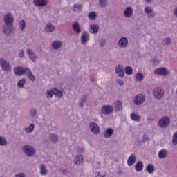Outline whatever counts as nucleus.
Segmentation results:
<instances>
[{
	"label": "nucleus",
	"instance_id": "f257e3e1",
	"mask_svg": "<svg viewBox=\"0 0 177 177\" xmlns=\"http://www.w3.org/2000/svg\"><path fill=\"white\" fill-rule=\"evenodd\" d=\"M4 21L6 26H8V28H6V27L3 28V32L6 34V35H9L12 32V26H13V15H12L10 13H8L5 15L4 17Z\"/></svg>",
	"mask_w": 177,
	"mask_h": 177
},
{
	"label": "nucleus",
	"instance_id": "f03ea898",
	"mask_svg": "<svg viewBox=\"0 0 177 177\" xmlns=\"http://www.w3.org/2000/svg\"><path fill=\"white\" fill-rule=\"evenodd\" d=\"M14 73L17 75H23L26 74V75H28V78H30L31 81H35V77L32 75L31 70L28 68L19 66L14 68Z\"/></svg>",
	"mask_w": 177,
	"mask_h": 177
},
{
	"label": "nucleus",
	"instance_id": "7ed1b4c3",
	"mask_svg": "<svg viewBox=\"0 0 177 177\" xmlns=\"http://www.w3.org/2000/svg\"><path fill=\"white\" fill-rule=\"evenodd\" d=\"M53 95H55L57 97L60 99L63 96V93L62 91L56 89V88H52L51 91L47 90V97H49L50 99L52 98Z\"/></svg>",
	"mask_w": 177,
	"mask_h": 177
},
{
	"label": "nucleus",
	"instance_id": "20e7f679",
	"mask_svg": "<svg viewBox=\"0 0 177 177\" xmlns=\"http://www.w3.org/2000/svg\"><path fill=\"white\" fill-rule=\"evenodd\" d=\"M24 152L27 156H29V157H31L32 156H34L35 154V151L34 150V148H32L30 146L25 145L23 147Z\"/></svg>",
	"mask_w": 177,
	"mask_h": 177
},
{
	"label": "nucleus",
	"instance_id": "39448f33",
	"mask_svg": "<svg viewBox=\"0 0 177 177\" xmlns=\"http://www.w3.org/2000/svg\"><path fill=\"white\" fill-rule=\"evenodd\" d=\"M169 124V118L168 117H163L158 122V125L160 128H165V127H168Z\"/></svg>",
	"mask_w": 177,
	"mask_h": 177
},
{
	"label": "nucleus",
	"instance_id": "423d86ee",
	"mask_svg": "<svg viewBox=\"0 0 177 177\" xmlns=\"http://www.w3.org/2000/svg\"><path fill=\"white\" fill-rule=\"evenodd\" d=\"M169 73V72L168 71V70L167 68H162V67L156 69L154 71V74H156V75L165 76V75H168Z\"/></svg>",
	"mask_w": 177,
	"mask_h": 177
},
{
	"label": "nucleus",
	"instance_id": "0eeeda50",
	"mask_svg": "<svg viewBox=\"0 0 177 177\" xmlns=\"http://www.w3.org/2000/svg\"><path fill=\"white\" fill-rule=\"evenodd\" d=\"M145 99L146 98H145V95L140 94L138 95H136L134 97L133 102H134L135 104L140 105V104H142L145 102Z\"/></svg>",
	"mask_w": 177,
	"mask_h": 177
},
{
	"label": "nucleus",
	"instance_id": "6e6552de",
	"mask_svg": "<svg viewBox=\"0 0 177 177\" xmlns=\"http://www.w3.org/2000/svg\"><path fill=\"white\" fill-rule=\"evenodd\" d=\"M153 95L156 99H161L164 96V91L161 88H156L153 91Z\"/></svg>",
	"mask_w": 177,
	"mask_h": 177
},
{
	"label": "nucleus",
	"instance_id": "1a4fd4ad",
	"mask_svg": "<svg viewBox=\"0 0 177 177\" xmlns=\"http://www.w3.org/2000/svg\"><path fill=\"white\" fill-rule=\"evenodd\" d=\"M0 64L4 71H9L10 70V65L8 62L3 60V59H0Z\"/></svg>",
	"mask_w": 177,
	"mask_h": 177
},
{
	"label": "nucleus",
	"instance_id": "9d476101",
	"mask_svg": "<svg viewBox=\"0 0 177 177\" xmlns=\"http://www.w3.org/2000/svg\"><path fill=\"white\" fill-rule=\"evenodd\" d=\"M90 128L93 133H95V135H97L99 133L100 130H99V126H97V124L95 122L91 123Z\"/></svg>",
	"mask_w": 177,
	"mask_h": 177
},
{
	"label": "nucleus",
	"instance_id": "9b49d317",
	"mask_svg": "<svg viewBox=\"0 0 177 177\" xmlns=\"http://www.w3.org/2000/svg\"><path fill=\"white\" fill-rule=\"evenodd\" d=\"M115 71L118 77H120V78H122L124 77V67H122V66L121 65L117 66Z\"/></svg>",
	"mask_w": 177,
	"mask_h": 177
},
{
	"label": "nucleus",
	"instance_id": "f8f14e48",
	"mask_svg": "<svg viewBox=\"0 0 177 177\" xmlns=\"http://www.w3.org/2000/svg\"><path fill=\"white\" fill-rule=\"evenodd\" d=\"M102 113H103V114H111L113 113V106H105L102 107Z\"/></svg>",
	"mask_w": 177,
	"mask_h": 177
},
{
	"label": "nucleus",
	"instance_id": "ddd939ff",
	"mask_svg": "<svg viewBox=\"0 0 177 177\" xmlns=\"http://www.w3.org/2000/svg\"><path fill=\"white\" fill-rule=\"evenodd\" d=\"M118 45L122 48H125L128 45V39L122 37L119 40Z\"/></svg>",
	"mask_w": 177,
	"mask_h": 177
},
{
	"label": "nucleus",
	"instance_id": "4468645a",
	"mask_svg": "<svg viewBox=\"0 0 177 177\" xmlns=\"http://www.w3.org/2000/svg\"><path fill=\"white\" fill-rule=\"evenodd\" d=\"M36 6H45L48 3V0H34Z\"/></svg>",
	"mask_w": 177,
	"mask_h": 177
},
{
	"label": "nucleus",
	"instance_id": "2eb2a0df",
	"mask_svg": "<svg viewBox=\"0 0 177 177\" xmlns=\"http://www.w3.org/2000/svg\"><path fill=\"white\" fill-rule=\"evenodd\" d=\"M113 132L114 131L112 129H107L106 131H104V138H106L108 139L111 138V135H113Z\"/></svg>",
	"mask_w": 177,
	"mask_h": 177
},
{
	"label": "nucleus",
	"instance_id": "dca6fc26",
	"mask_svg": "<svg viewBox=\"0 0 177 177\" xmlns=\"http://www.w3.org/2000/svg\"><path fill=\"white\" fill-rule=\"evenodd\" d=\"M135 162H136V156H135V154H132L129 156L127 160V164L128 165H133Z\"/></svg>",
	"mask_w": 177,
	"mask_h": 177
},
{
	"label": "nucleus",
	"instance_id": "f3484780",
	"mask_svg": "<svg viewBox=\"0 0 177 177\" xmlns=\"http://www.w3.org/2000/svg\"><path fill=\"white\" fill-rule=\"evenodd\" d=\"M89 40V35L86 32H84L82 35V44H86Z\"/></svg>",
	"mask_w": 177,
	"mask_h": 177
},
{
	"label": "nucleus",
	"instance_id": "a211bd4d",
	"mask_svg": "<svg viewBox=\"0 0 177 177\" xmlns=\"http://www.w3.org/2000/svg\"><path fill=\"white\" fill-rule=\"evenodd\" d=\"M90 31H91V34H97V31H99V26L95 24L91 25Z\"/></svg>",
	"mask_w": 177,
	"mask_h": 177
},
{
	"label": "nucleus",
	"instance_id": "6ab92c4d",
	"mask_svg": "<svg viewBox=\"0 0 177 177\" xmlns=\"http://www.w3.org/2000/svg\"><path fill=\"white\" fill-rule=\"evenodd\" d=\"M72 28L75 32H77V34H80V32H81V29L80 28V24H78V22H75V24H73Z\"/></svg>",
	"mask_w": 177,
	"mask_h": 177
},
{
	"label": "nucleus",
	"instance_id": "aec40b11",
	"mask_svg": "<svg viewBox=\"0 0 177 177\" xmlns=\"http://www.w3.org/2000/svg\"><path fill=\"white\" fill-rule=\"evenodd\" d=\"M136 171L137 172H140L143 169V163L140 161H138L135 165Z\"/></svg>",
	"mask_w": 177,
	"mask_h": 177
},
{
	"label": "nucleus",
	"instance_id": "412c9836",
	"mask_svg": "<svg viewBox=\"0 0 177 177\" xmlns=\"http://www.w3.org/2000/svg\"><path fill=\"white\" fill-rule=\"evenodd\" d=\"M45 31H46V32H53V31H55V26L52 25V24H48L45 28Z\"/></svg>",
	"mask_w": 177,
	"mask_h": 177
},
{
	"label": "nucleus",
	"instance_id": "4be33fe9",
	"mask_svg": "<svg viewBox=\"0 0 177 177\" xmlns=\"http://www.w3.org/2000/svg\"><path fill=\"white\" fill-rule=\"evenodd\" d=\"M84 161V157L82 155H78L75 157V164L77 165H80V164H82Z\"/></svg>",
	"mask_w": 177,
	"mask_h": 177
},
{
	"label": "nucleus",
	"instance_id": "5701e85b",
	"mask_svg": "<svg viewBox=\"0 0 177 177\" xmlns=\"http://www.w3.org/2000/svg\"><path fill=\"white\" fill-rule=\"evenodd\" d=\"M145 10V13L149 15V17H153L154 12H153V10L150 7H146Z\"/></svg>",
	"mask_w": 177,
	"mask_h": 177
},
{
	"label": "nucleus",
	"instance_id": "b1692460",
	"mask_svg": "<svg viewBox=\"0 0 177 177\" xmlns=\"http://www.w3.org/2000/svg\"><path fill=\"white\" fill-rule=\"evenodd\" d=\"M132 8L131 7H128L124 11V16L126 17H130L132 16Z\"/></svg>",
	"mask_w": 177,
	"mask_h": 177
},
{
	"label": "nucleus",
	"instance_id": "393cba45",
	"mask_svg": "<svg viewBox=\"0 0 177 177\" xmlns=\"http://www.w3.org/2000/svg\"><path fill=\"white\" fill-rule=\"evenodd\" d=\"M114 106L116 111L121 110L122 109V102H121L120 101H116L114 103Z\"/></svg>",
	"mask_w": 177,
	"mask_h": 177
},
{
	"label": "nucleus",
	"instance_id": "a878e982",
	"mask_svg": "<svg viewBox=\"0 0 177 177\" xmlns=\"http://www.w3.org/2000/svg\"><path fill=\"white\" fill-rule=\"evenodd\" d=\"M27 53L28 56H30L31 60H32L33 62H35L37 59V57L34 55V53H32V50L31 49H28L27 50Z\"/></svg>",
	"mask_w": 177,
	"mask_h": 177
},
{
	"label": "nucleus",
	"instance_id": "bb28decb",
	"mask_svg": "<svg viewBox=\"0 0 177 177\" xmlns=\"http://www.w3.org/2000/svg\"><path fill=\"white\" fill-rule=\"evenodd\" d=\"M167 151L162 149L158 153L159 158H165L167 157Z\"/></svg>",
	"mask_w": 177,
	"mask_h": 177
},
{
	"label": "nucleus",
	"instance_id": "cd10ccee",
	"mask_svg": "<svg viewBox=\"0 0 177 177\" xmlns=\"http://www.w3.org/2000/svg\"><path fill=\"white\" fill-rule=\"evenodd\" d=\"M131 118L133 120V121H140V116H139V115L135 114V113H131Z\"/></svg>",
	"mask_w": 177,
	"mask_h": 177
},
{
	"label": "nucleus",
	"instance_id": "c85d7f7f",
	"mask_svg": "<svg viewBox=\"0 0 177 177\" xmlns=\"http://www.w3.org/2000/svg\"><path fill=\"white\" fill-rule=\"evenodd\" d=\"M60 46H62V42H60L59 41H55L53 43V48L54 49H59V48H60Z\"/></svg>",
	"mask_w": 177,
	"mask_h": 177
},
{
	"label": "nucleus",
	"instance_id": "c756f323",
	"mask_svg": "<svg viewBox=\"0 0 177 177\" xmlns=\"http://www.w3.org/2000/svg\"><path fill=\"white\" fill-rule=\"evenodd\" d=\"M143 78H145V76H143V75L140 73H138L136 75V82H138L139 81H142L143 80Z\"/></svg>",
	"mask_w": 177,
	"mask_h": 177
},
{
	"label": "nucleus",
	"instance_id": "7c9ffc66",
	"mask_svg": "<svg viewBox=\"0 0 177 177\" xmlns=\"http://www.w3.org/2000/svg\"><path fill=\"white\" fill-rule=\"evenodd\" d=\"M125 73L127 75H132V73H133V69H132V67L131 66H127L125 68Z\"/></svg>",
	"mask_w": 177,
	"mask_h": 177
},
{
	"label": "nucleus",
	"instance_id": "2f4dec72",
	"mask_svg": "<svg viewBox=\"0 0 177 177\" xmlns=\"http://www.w3.org/2000/svg\"><path fill=\"white\" fill-rule=\"evenodd\" d=\"M147 171L149 174H153V172H154V166L153 165H148Z\"/></svg>",
	"mask_w": 177,
	"mask_h": 177
},
{
	"label": "nucleus",
	"instance_id": "473e14b6",
	"mask_svg": "<svg viewBox=\"0 0 177 177\" xmlns=\"http://www.w3.org/2000/svg\"><path fill=\"white\" fill-rule=\"evenodd\" d=\"M82 9V6L81 4H75L73 6V11L78 12V10H81Z\"/></svg>",
	"mask_w": 177,
	"mask_h": 177
},
{
	"label": "nucleus",
	"instance_id": "72a5a7b5",
	"mask_svg": "<svg viewBox=\"0 0 177 177\" xmlns=\"http://www.w3.org/2000/svg\"><path fill=\"white\" fill-rule=\"evenodd\" d=\"M26 84V80L22 79L18 82L17 86L18 88H23Z\"/></svg>",
	"mask_w": 177,
	"mask_h": 177
},
{
	"label": "nucleus",
	"instance_id": "f704fd0d",
	"mask_svg": "<svg viewBox=\"0 0 177 177\" xmlns=\"http://www.w3.org/2000/svg\"><path fill=\"white\" fill-rule=\"evenodd\" d=\"M88 19H90V20H95V19H96V13L94 12H90L88 14Z\"/></svg>",
	"mask_w": 177,
	"mask_h": 177
},
{
	"label": "nucleus",
	"instance_id": "c9c22d12",
	"mask_svg": "<svg viewBox=\"0 0 177 177\" xmlns=\"http://www.w3.org/2000/svg\"><path fill=\"white\" fill-rule=\"evenodd\" d=\"M40 172L41 175H46V168H45V165H41L40 167Z\"/></svg>",
	"mask_w": 177,
	"mask_h": 177
},
{
	"label": "nucleus",
	"instance_id": "e433bc0d",
	"mask_svg": "<svg viewBox=\"0 0 177 177\" xmlns=\"http://www.w3.org/2000/svg\"><path fill=\"white\" fill-rule=\"evenodd\" d=\"M19 27H20L21 31H23V30H24V28H26V22L24 21V20H21L19 22Z\"/></svg>",
	"mask_w": 177,
	"mask_h": 177
},
{
	"label": "nucleus",
	"instance_id": "4c0bfd02",
	"mask_svg": "<svg viewBox=\"0 0 177 177\" xmlns=\"http://www.w3.org/2000/svg\"><path fill=\"white\" fill-rule=\"evenodd\" d=\"M172 144L174 145V146H176V145H177V132L174 134Z\"/></svg>",
	"mask_w": 177,
	"mask_h": 177
},
{
	"label": "nucleus",
	"instance_id": "58836bf2",
	"mask_svg": "<svg viewBox=\"0 0 177 177\" xmlns=\"http://www.w3.org/2000/svg\"><path fill=\"white\" fill-rule=\"evenodd\" d=\"M34 124H30L28 128L25 129V131L26 132L31 133L32 131H34Z\"/></svg>",
	"mask_w": 177,
	"mask_h": 177
},
{
	"label": "nucleus",
	"instance_id": "ea45409f",
	"mask_svg": "<svg viewBox=\"0 0 177 177\" xmlns=\"http://www.w3.org/2000/svg\"><path fill=\"white\" fill-rule=\"evenodd\" d=\"M50 138L53 142H57L58 137L55 134H51Z\"/></svg>",
	"mask_w": 177,
	"mask_h": 177
},
{
	"label": "nucleus",
	"instance_id": "a19ab883",
	"mask_svg": "<svg viewBox=\"0 0 177 177\" xmlns=\"http://www.w3.org/2000/svg\"><path fill=\"white\" fill-rule=\"evenodd\" d=\"M6 145V140L0 136V146H5Z\"/></svg>",
	"mask_w": 177,
	"mask_h": 177
},
{
	"label": "nucleus",
	"instance_id": "79ce46f5",
	"mask_svg": "<svg viewBox=\"0 0 177 177\" xmlns=\"http://www.w3.org/2000/svg\"><path fill=\"white\" fill-rule=\"evenodd\" d=\"M100 2V6H102V8H104V6H106V0H99Z\"/></svg>",
	"mask_w": 177,
	"mask_h": 177
},
{
	"label": "nucleus",
	"instance_id": "37998d69",
	"mask_svg": "<svg viewBox=\"0 0 177 177\" xmlns=\"http://www.w3.org/2000/svg\"><path fill=\"white\" fill-rule=\"evenodd\" d=\"M165 44L166 45H169V44H171V39L170 38H166L165 39Z\"/></svg>",
	"mask_w": 177,
	"mask_h": 177
},
{
	"label": "nucleus",
	"instance_id": "c03bdc74",
	"mask_svg": "<svg viewBox=\"0 0 177 177\" xmlns=\"http://www.w3.org/2000/svg\"><path fill=\"white\" fill-rule=\"evenodd\" d=\"M95 177H106V175L102 176V174H100V172L97 171L95 174Z\"/></svg>",
	"mask_w": 177,
	"mask_h": 177
},
{
	"label": "nucleus",
	"instance_id": "a18cd8bd",
	"mask_svg": "<svg viewBox=\"0 0 177 177\" xmlns=\"http://www.w3.org/2000/svg\"><path fill=\"white\" fill-rule=\"evenodd\" d=\"M100 45L101 46H104V45H106V40H104V39L100 40Z\"/></svg>",
	"mask_w": 177,
	"mask_h": 177
},
{
	"label": "nucleus",
	"instance_id": "49530a36",
	"mask_svg": "<svg viewBox=\"0 0 177 177\" xmlns=\"http://www.w3.org/2000/svg\"><path fill=\"white\" fill-rule=\"evenodd\" d=\"M142 139H143V142H147V140H149V138H147V135L146 134L143 136Z\"/></svg>",
	"mask_w": 177,
	"mask_h": 177
},
{
	"label": "nucleus",
	"instance_id": "de8ad7c7",
	"mask_svg": "<svg viewBox=\"0 0 177 177\" xmlns=\"http://www.w3.org/2000/svg\"><path fill=\"white\" fill-rule=\"evenodd\" d=\"M24 57V51L21 50L19 54V57Z\"/></svg>",
	"mask_w": 177,
	"mask_h": 177
},
{
	"label": "nucleus",
	"instance_id": "09e8293b",
	"mask_svg": "<svg viewBox=\"0 0 177 177\" xmlns=\"http://www.w3.org/2000/svg\"><path fill=\"white\" fill-rule=\"evenodd\" d=\"M86 103V101H85L84 99H83L80 103V107H84V104Z\"/></svg>",
	"mask_w": 177,
	"mask_h": 177
},
{
	"label": "nucleus",
	"instance_id": "8fccbe9b",
	"mask_svg": "<svg viewBox=\"0 0 177 177\" xmlns=\"http://www.w3.org/2000/svg\"><path fill=\"white\" fill-rule=\"evenodd\" d=\"M118 83L120 84V86L124 85V81H122V80H118Z\"/></svg>",
	"mask_w": 177,
	"mask_h": 177
},
{
	"label": "nucleus",
	"instance_id": "3c124183",
	"mask_svg": "<svg viewBox=\"0 0 177 177\" xmlns=\"http://www.w3.org/2000/svg\"><path fill=\"white\" fill-rule=\"evenodd\" d=\"M16 177H26L24 174H19L16 175Z\"/></svg>",
	"mask_w": 177,
	"mask_h": 177
},
{
	"label": "nucleus",
	"instance_id": "603ef678",
	"mask_svg": "<svg viewBox=\"0 0 177 177\" xmlns=\"http://www.w3.org/2000/svg\"><path fill=\"white\" fill-rule=\"evenodd\" d=\"M35 114H37V111L35 110L32 111V115H35Z\"/></svg>",
	"mask_w": 177,
	"mask_h": 177
},
{
	"label": "nucleus",
	"instance_id": "864d4df0",
	"mask_svg": "<svg viewBox=\"0 0 177 177\" xmlns=\"http://www.w3.org/2000/svg\"><path fill=\"white\" fill-rule=\"evenodd\" d=\"M174 14H175V15L177 17V8L175 9Z\"/></svg>",
	"mask_w": 177,
	"mask_h": 177
},
{
	"label": "nucleus",
	"instance_id": "5fc2aeb1",
	"mask_svg": "<svg viewBox=\"0 0 177 177\" xmlns=\"http://www.w3.org/2000/svg\"><path fill=\"white\" fill-rule=\"evenodd\" d=\"M82 151H84V149H81L80 150H79V153H82Z\"/></svg>",
	"mask_w": 177,
	"mask_h": 177
},
{
	"label": "nucleus",
	"instance_id": "6e6d98bb",
	"mask_svg": "<svg viewBox=\"0 0 177 177\" xmlns=\"http://www.w3.org/2000/svg\"><path fill=\"white\" fill-rule=\"evenodd\" d=\"M151 0H145V2H147V3H149V2H151Z\"/></svg>",
	"mask_w": 177,
	"mask_h": 177
}]
</instances>
